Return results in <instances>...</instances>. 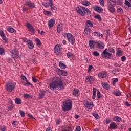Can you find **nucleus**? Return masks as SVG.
Masks as SVG:
<instances>
[{"label":"nucleus","instance_id":"nucleus-61","mask_svg":"<svg viewBox=\"0 0 131 131\" xmlns=\"http://www.w3.org/2000/svg\"><path fill=\"white\" fill-rule=\"evenodd\" d=\"M22 40H23V42H28V40L26 38H22Z\"/></svg>","mask_w":131,"mask_h":131},{"label":"nucleus","instance_id":"nucleus-14","mask_svg":"<svg viewBox=\"0 0 131 131\" xmlns=\"http://www.w3.org/2000/svg\"><path fill=\"white\" fill-rule=\"evenodd\" d=\"M26 26H27V28L29 29V31H30L31 33H34V28L29 23H27L26 24Z\"/></svg>","mask_w":131,"mask_h":131},{"label":"nucleus","instance_id":"nucleus-29","mask_svg":"<svg viewBox=\"0 0 131 131\" xmlns=\"http://www.w3.org/2000/svg\"><path fill=\"white\" fill-rule=\"evenodd\" d=\"M45 95H46V91H40L39 94V99H42V98L45 97Z\"/></svg>","mask_w":131,"mask_h":131},{"label":"nucleus","instance_id":"nucleus-44","mask_svg":"<svg viewBox=\"0 0 131 131\" xmlns=\"http://www.w3.org/2000/svg\"><path fill=\"white\" fill-rule=\"evenodd\" d=\"M99 3L102 7H104V6H105V0H99Z\"/></svg>","mask_w":131,"mask_h":131},{"label":"nucleus","instance_id":"nucleus-60","mask_svg":"<svg viewBox=\"0 0 131 131\" xmlns=\"http://www.w3.org/2000/svg\"><path fill=\"white\" fill-rule=\"evenodd\" d=\"M125 60H126V57H125V56H122L121 57L122 62H124V61H125Z\"/></svg>","mask_w":131,"mask_h":131},{"label":"nucleus","instance_id":"nucleus-53","mask_svg":"<svg viewBox=\"0 0 131 131\" xmlns=\"http://www.w3.org/2000/svg\"><path fill=\"white\" fill-rule=\"evenodd\" d=\"M123 12V10L121 9V8H118L117 9V13H120V14H121Z\"/></svg>","mask_w":131,"mask_h":131},{"label":"nucleus","instance_id":"nucleus-6","mask_svg":"<svg viewBox=\"0 0 131 131\" xmlns=\"http://www.w3.org/2000/svg\"><path fill=\"white\" fill-rule=\"evenodd\" d=\"M116 2L114 1L110 0L107 1L108 10L111 13H114L115 12V9H114V6H115Z\"/></svg>","mask_w":131,"mask_h":131},{"label":"nucleus","instance_id":"nucleus-42","mask_svg":"<svg viewBox=\"0 0 131 131\" xmlns=\"http://www.w3.org/2000/svg\"><path fill=\"white\" fill-rule=\"evenodd\" d=\"M59 65L62 69H65V68H66V65L64 64V63L62 62H59Z\"/></svg>","mask_w":131,"mask_h":131},{"label":"nucleus","instance_id":"nucleus-34","mask_svg":"<svg viewBox=\"0 0 131 131\" xmlns=\"http://www.w3.org/2000/svg\"><path fill=\"white\" fill-rule=\"evenodd\" d=\"M112 94L114 95L115 96H117V97H119L120 95H121V93L119 91H114L112 92Z\"/></svg>","mask_w":131,"mask_h":131},{"label":"nucleus","instance_id":"nucleus-15","mask_svg":"<svg viewBox=\"0 0 131 131\" xmlns=\"http://www.w3.org/2000/svg\"><path fill=\"white\" fill-rule=\"evenodd\" d=\"M93 9L94 10V11H96V12H98V13H102V12L104 11V9H103V8L98 6H94L93 7Z\"/></svg>","mask_w":131,"mask_h":131},{"label":"nucleus","instance_id":"nucleus-39","mask_svg":"<svg viewBox=\"0 0 131 131\" xmlns=\"http://www.w3.org/2000/svg\"><path fill=\"white\" fill-rule=\"evenodd\" d=\"M125 4L126 6H127V7H128V8H130L131 4H130V2H129L128 1H127V0L125 1Z\"/></svg>","mask_w":131,"mask_h":131},{"label":"nucleus","instance_id":"nucleus-50","mask_svg":"<svg viewBox=\"0 0 131 131\" xmlns=\"http://www.w3.org/2000/svg\"><path fill=\"white\" fill-rule=\"evenodd\" d=\"M94 56H95V57H99L100 56V53L97 51H95L93 52Z\"/></svg>","mask_w":131,"mask_h":131},{"label":"nucleus","instance_id":"nucleus-54","mask_svg":"<svg viewBox=\"0 0 131 131\" xmlns=\"http://www.w3.org/2000/svg\"><path fill=\"white\" fill-rule=\"evenodd\" d=\"M6 128L5 126H0V130L6 131Z\"/></svg>","mask_w":131,"mask_h":131},{"label":"nucleus","instance_id":"nucleus-55","mask_svg":"<svg viewBox=\"0 0 131 131\" xmlns=\"http://www.w3.org/2000/svg\"><path fill=\"white\" fill-rule=\"evenodd\" d=\"M92 68H93V66H89L88 68V73L91 72V70H92Z\"/></svg>","mask_w":131,"mask_h":131},{"label":"nucleus","instance_id":"nucleus-38","mask_svg":"<svg viewBox=\"0 0 131 131\" xmlns=\"http://www.w3.org/2000/svg\"><path fill=\"white\" fill-rule=\"evenodd\" d=\"M117 56H118V57H121V56H122V51H121V50H117Z\"/></svg>","mask_w":131,"mask_h":131},{"label":"nucleus","instance_id":"nucleus-20","mask_svg":"<svg viewBox=\"0 0 131 131\" xmlns=\"http://www.w3.org/2000/svg\"><path fill=\"white\" fill-rule=\"evenodd\" d=\"M117 128V125L115 122H112L110 124L109 129L112 130V129H116Z\"/></svg>","mask_w":131,"mask_h":131},{"label":"nucleus","instance_id":"nucleus-2","mask_svg":"<svg viewBox=\"0 0 131 131\" xmlns=\"http://www.w3.org/2000/svg\"><path fill=\"white\" fill-rule=\"evenodd\" d=\"M112 53L113 54H115V49L113 48H108V49H105L103 52L101 53V57L103 59H107V60H110L112 58Z\"/></svg>","mask_w":131,"mask_h":131},{"label":"nucleus","instance_id":"nucleus-21","mask_svg":"<svg viewBox=\"0 0 131 131\" xmlns=\"http://www.w3.org/2000/svg\"><path fill=\"white\" fill-rule=\"evenodd\" d=\"M92 34L94 36H97L99 39L103 38V34L99 33L98 32H94Z\"/></svg>","mask_w":131,"mask_h":131},{"label":"nucleus","instance_id":"nucleus-7","mask_svg":"<svg viewBox=\"0 0 131 131\" xmlns=\"http://www.w3.org/2000/svg\"><path fill=\"white\" fill-rule=\"evenodd\" d=\"M21 82L25 86H29V85H31L30 82H28V80L27 78L25 77L24 75H21L20 76Z\"/></svg>","mask_w":131,"mask_h":131},{"label":"nucleus","instance_id":"nucleus-30","mask_svg":"<svg viewBox=\"0 0 131 131\" xmlns=\"http://www.w3.org/2000/svg\"><path fill=\"white\" fill-rule=\"evenodd\" d=\"M114 121H117V122H120L122 120L121 118L118 117V116H115L113 118Z\"/></svg>","mask_w":131,"mask_h":131},{"label":"nucleus","instance_id":"nucleus-64","mask_svg":"<svg viewBox=\"0 0 131 131\" xmlns=\"http://www.w3.org/2000/svg\"><path fill=\"white\" fill-rule=\"evenodd\" d=\"M46 131H52V128L48 127L46 129Z\"/></svg>","mask_w":131,"mask_h":131},{"label":"nucleus","instance_id":"nucleus-4","mask_svg":"<svg viewBox=\"0 0 131 131\" xmlns=\"http://www.w3.org/2000/svg\"><path fill=\"white\" fill-rule=\"evenodd\" d=\"M82 10L83 12H82V10H81V9H80L79 7L76 8V11H77V13H78L79 15H81V16H85V14H88V15L91 14V11L85 7H82Z\"/></svg>","mask_w":131,"mask_h":131},{"label":"nucleus","instance_id":"nucleus-32","mask_svg":"<svg viewBox=\"0 0 131 131\" xmlns=\"http://www.w3.org/2000/svg\"><path fill=\"white\" fill-rule=\"evenodd\" d=\"M15 102L16 104H17V105H20V104L22 103V100L19 98H16L15 100Z\"/></svg>","mask_w":131,"mask_h":131},{"label":"nucleus","instance_id":"nucleus-1","mask_svg":"<svg viewBox=\"0 0 131 131\" xmlns=\"http://www.w3.org/2000/svg\"><path fill=\"white\" fill-rule=\"evenodd\" d=\"M49 86L51 91H54L57 88H60L62 90L64 89V84H63L62 79L58 77L54 78V81L50 84Z\"/></svg>","mask_w":131,"mask_h":131},{"label":"nucleus","instance_id":"nucleus-11","mask_svg":"<svg viewBox=\"0 0 131 131\" xmlns=\"http://www.w3.org/2000/svg\"><path fill=\"white\" fill-rule=\"evenodd\" d=\"M10 53L12 54V58H18L19 57V52L18 50L14 49L13 50L10 51Z\"/></svg>","mask_w":131,"mask_h":131},{"label":"nucleus","instance_id":"nucleus-16","mask_svg":"<svg viewBox=\"0 0 131 131\" xmlns=\"http://www.w3.org/2000/svg\"><path fill=\"white\" fill-rule=\"evenodd\" d=\"M108 74L106 72H102L98 74V77L99 78H105V77H107Z\"/></svg>","mask_w":131,"mask_h":131},{"label":"nucleus","instance_id":"nucleus-37","mask_svg":"<svg viewBox=\"0 0 131 131\" xmlns=\"http://www.w3.org/2000/svg\"><path fill=\"white\" fill-rule=\"evenodd\" d=\"M78 92L79 91L77 89L74 90L73 91V95H74V96H75L76 97H77V96H78Z\"/></svg>","mask_w":131,"mask_h":131},{"label":"nucleus","instance_id":"nucleus-49","mask_svg":"<svg viewBox=\"0 0 131 131\" xmlns=\"http://www.w3.org/2000/svg\"><path fill=\"white\" fill-rule=\"evenodd\" d=\"M44 7H45L46 8H48V7H49V6H50L51 7V5H50V0L49 1L48 3H46L43 4Z\"/></svg>","mask_w":131,"mask_h":131},{"label":"nucleus","instance_id":"nucleus-57","mask_svg":"<svg viewBox=\"0 0 131 131\" xmlns=\"http://www.w3.org/2000/svg\"><path fill=\"white\" fill-rule=\"evenodd\" d=\"M116 82H118V78H117L114 79L113 81V84L114 85Z\"/></svg>","mask_w":131,"mask_h":131},{"label":"nucleus","instance_id":"nucleus-56","mask_svg":"<svg viewBox=\"0 0 131 131\" xmlns=\"http://www.w3.org/2000/svg\"><path fill=\"white\" fill-rule=\"evenodd\" d=\"M12 125L14 127H16V126L17 125V121H13L12 122Z\"/></svg>","mask_w":131,"mask_h":131},{"label":"nucleus","instance_id":"nucleus-35","mask_svg":"<svg viewBox=\"0 0 131 131\" xmlns=\"http://www.w3.org/2000/svg\"><path fill=\"white\" fill-rule=\"evenodd\" d=\"M7 30L9 31V32H11V33H15V32H16L15 29L11 27H8L7 28Z\"/></svg>","mask_w":131,"mask_h":131},{"label":"nucleus","instance_id":"nucleus-25","mask_svg":"<svg viewBox=\"0 0 131 131\" xmlns=\"http://www.w3.org/2000/svg\"><path fill=\"white\" fill-rule=\"evenodd\" d=\"M97 48H99V49H101V50H103V49L105 48V45H104V43L102 42H98Z\"/></svg>","mask_w":131,"mask_h":131},{"label":"nucleus","instance_id":"nucleus-41","mask_svg":"<svg viewBox=\"0 0 131 131\" xmlns=\"http://www.w3.org/2000/svg\"><path fill=\"white\" fill-rule=\"evenodd\" d=\"M82 5H83L84 6H89V5H91V3H90L88 1H85L82 2Z\"/></svg>","mask_w":131,"mask_h":131},{"label":"nucleus","instance_id":"nucleus-23","mask_svg":"<svg viewBox=\"0 0 131 131\" xmlns=\"http://www.w3.org/2000/svg\"><path fill=\"white\" fill-rule=\"evenodd\" d=\"M50 5L51 7V11H52V12H54V11H56V10H57V7H56L53 4V0H50Z\"/></svg>","mask_w":131,"mask_h":131},{"label":"nucleus","instance_id":"nucleus-33","mask_svg":"<svg viewBox=\"0 0 131 131\" xmlns=\"http://www.w3.org/2000/svg\"><path fill=\"white\" fill-rule=\"evenodd\" d=\"M24 98L25 99H32V95L28 94H25L24 95Z\"/></svg>","mask_w":131,"mask_h":131},{"label":"nucleus","instance_id":"nucleus-8","mask_svg":"<svg viewBox=\"0 0 131 131\" xmlns=\"http://www.w3.org/2000/svg\"><path fill=\"white\" fill-rule=\"evenodd\" d=\"M54 50L55 54L59 55L62 51V46L60 44H57L55 46Z\"/></svg>","mask_w":131,"mask_h":131},{"label":"nucleus","instance_id":"nucleus-40","mask_svg":"<svg viewBox=\"0 0 131 131\" xmlns=\"http://www.w3.org/2000/svg\"><path fill=\"white\" fill-rule=\"evenodd\" d=\"M36 41L37 42V46H38V47H40V46H41V42H40V40H39V39L36 38Z\"/></svg>","mask_w":131,"mask_h":131},{"label":"nucleus","instance_id":"nucleus-26","mask_svg":"<svg viewBox=\"0 0 131 131\" xmlns=\"http://www.w3.org/2000/svg\"><path fill=\"white\" fill-rule=\"evenodd\" d=\"M102 86L105 90H109L110 89V85H109L107 83H102Z\"/></svg>","mask_w":131,"mask_h":131},{"label":"nucleus","instance_id":"nucleus-46","mask_svg":"<svg viewBox=\"0 0 131 131\" xmlns=\"http://www.w3.org/2000/svg\"><path fill=\"white\" fill-rule=\"evenodd\" d=\"M73 56V54L71 52H68L67 54V57H68V58H72Z\"/></svg>","mask_w":131,"mask_h":131},{"label":"nucleus","instance_id":"nucleus-52","mask_svg":"<svg viewBox=\"0 0 131 131\" xmlns=\"http://www.w3.org/2000/svg\"><path fill=\"white\" fill-rule=\"evenodd\" d=\"M97 97H98V99H100V98H101V97H102V96H101V93H100V90H97Z\"/></svg>","mask_w":131,"mask_h":131},{"label":"nucleus","instance_id":"nucleus-62","mask_svg":"<svg viewBox=\"0 0 131 131\" xmlns=\"http://www.w3.org/2000/svg\"><path fill=\"white\" fill-rule=\"evenodd\" d=\"M32 80L33 82H37V79L34 78V77H32Z\"/></svg>","mask_w":131,"mask_h":131},{"label":"nucleus","instance_id":"nucleus-28","mask_svg":"<svg viewBox=\"0 0 131 131\" xmlns=\"http://www.w3.org/2000/svg\"><path fill=\"white\" fill-rule=\"evenodd\" d=\"M95 42L93 40L89 41V46L90 49H95Z\"/></svg>","mask_w":131,"mask_h":131},{"label":"nucleus","instance_id":"nucleus-13","mask_svg":"<svg viewBox=\"0 0 131 131\" xmlns=\"http://www.w3.org/2000/svg\"><path fill=\"white\" fill-rule=\"evenodd\" d=\"M63 28H64V25L62 23H59L57 25V31L58 33H61L63 31Z\"/></svg>","mask_w":131,"mask_h":131},{"label":"nucleus","instance_id":"nucleus-27","mask_svg":"<svg viewBox=\"0 0 131 131\" xmlns=\"http://www.w3.org/2000/svg\"><path fill=\"white\" fill-rule=\"evenodd\" d=\"M91 31H92V30L91 29V28L85 27L84 31V33H85V34H89V33H91Z\"/></svg>","mask_w":131,"mask_h":131},{"label":"nucleus","instance_id":"nucleus-58","mask_svg":"<svg viewBox=\"0 0 131 131\" xmlns=\"http://www.w3.org/2000/svg\"><path fill=\"white\" fill-rule=\"evenodd\" d=\"M80 130H81V128H80V126H77V127L76 128V129L75 130V131H80Z\"/></svg>","mask_w":131,"mask_h":131},{"label":"nucleus","instance_id":"nucleus-3","mask_svg":"<svg viewBox=\"0 0 131 131\" xmlns=\"http://www.w3.org/2000/svg\"><path fill=\"white\" fill-rule=\"evenodd\" d=\"M63 111H69L72 108V102L71 100H66L63 102L62 106Z\"/></svg>","mask_w":131,"mask_h":131},{"label":"nucleus","instance_id":"nucleus-24","mask_svg":"<svg viewBox=\"0 0 131 131\" xmlns=\"http://www.w3.org/2000/svg\"><path fill=\"white\" fill-rule=\"evenodd\" d=\"M93 23H92L91 21V20H86V23H85V27H93Z\"/></svg>","mask_w":131,"mask_h":131},{"label":"nucleus","instance_id":"nucleus-9","mask_svg":"<svg viewBox=\"0 0 131 131\" xmlns=\"http://www.w3.org/2000/svg\"><path fill=\"white\" fill-rule=\"evenodd\" d=\"M67 37L69 42H70L71 45H74V42H75V38H74L73 35L71 33H68L67 34Z\"/></svg>","mask_w":131,"mask_h":131},{"label":"nucleus","instance_id":"nucleus-22","mask_svg":"<svg viewBox=\"0 0 131 131\" xmlns=\"http://www.w3.org/2000/svg\"><path fill=\"white\" fill-rule=\"evenodd\" d=\"M55 21L53 19H51L49 21H48V27L49 28H52V27H54V25L55 24Z\"/></svg>","mask_w":131,"mask_h":131},{"label":"nucleus","instance_id":"nucleus-18","mask_svg":"<svg viewBox=\"0 0 131 131\" xmlns=\"http://www.w3.org/2000/svg\"><path fill=\"white\" fill-rule=\"evenodd\" d=\"M0 36H1L2 39L4 40V43H7V41H8V39H7V38L6 37V35L4 33V31L2 30L0 31Z\"/></svg>","mask_w":131,"mask_h":131},{"label":"nucleus","instance_id":"nucleus-48","mask_svg":"<svg viewBox=\"0 0 131 131\" xmlns=\"http://www.w3.org/2000/svg\"><path fill=\"white\" fill-rule=\"evenodd\" d=\"M93 115L96 119H99V118H100V116L98 114L93 113Z\"/></svg>","mask_w":131,"mask_h":131},{"label":"nucleus","instance_id":"nucleus-12","mask_svg":"<svg viewBox=\"0 0 131 131\" xmlns=\"http://www.w3.org/2000/svg\"><path fill=\"white\" fill-rule=\"evenodd\" d=\"M85 81L88 83H90V84H92V83H94L95 81V79L92 76H88L87 77H86Z\"/></svg>","mask_w":131,"mask_h":131},{"label":"nucleus","instance_id":"nucleus-59","mask_svg":"<svg viewBox=\"0 0 131 131\" xmlns=\"http://www.w3.org/2000/svg\"><path fill=\"white\" fill-rule=\"evenodd\" d=\"M110 122H111V120L110 119H106L105 123L106 124H108L110 123Z\"/></svg>","mask_w":131,"mask_h":131},{"label":"nucleus","instance_id":"nucleus-36","mask_svg":"<svg viewBox=\"0 0 131 131\" xmlns=\"http://www.w3.org/2000/svg\"><path fill=\"white\" fill-rule=\"evenodd\" d=\"M59 73L60 75H62V76H66L68 74L67 72H65L63 70L59 71Z\"/></svg>","mask_w":131,"mask_h":131},{"label":"nucleus","instance_id":"nucleus-5","mask_svg":"<svg viewBox=\"0 0 131 131\" xmlns=\"http://www.w3.org/2000/svg\"><path fill=\"white\" fill-rule=\"evenodd\" d=\"M16 86V83L12 81H9L6 83L5 86V90L7 92H12L13 90H15V87Z\"/></svg>","mask_w":131,"mask_h":131},{"label":"nucleus","instance_id":"nucleus-19","mask_svg":"<svg viewBox=\"0 0 131 131\" xmlns=\"http://www.w3.org/2000/svg\"><path fill=\"white\" fill-rule=\"evenodd\" d=\"M27 45L28 46V48H29V49L30 50H32V49L34 48V45L33 44V42H32V41L30 40L28 41Z\"/></svg>","mask_w":131,"mask_h":131},{"label":"nucleus","instance_id":"nucleus-47","mask_svg":"<svg viewBox=\"0 0 131 131\" xmlns=\"http://www.w3.org/2000/svg\"><path fill=\"white\" fill-rule=\"evenodd\" d=\"M95 19H98L99 21H102V18H101V16L99 15H96L95 16Z\"/></svg>","mask_w":131,"mask_h":131},{"label":"nucleus","instance_id":"nucleus-45","mask_svg":"<svg viewBox=\"0 0 131 131\" xmlns=\"http://www.w3.org/2000/svg\"><path fill=\"white\" fill-rule=\"evenodd\" d=\"M44 14L46 16H49V15H52V13L50 11H45Z\"/></svg>","mask_w":131,"mask_h":131},{"label":"nucleus","instance_id":"nucleus-51","mask_svg":"<svg viewBox=\"0 0 131 131\" xmlns=\"http://www.w3.org/2000/svg\"><path fill=\"white\" fill-rule=\"evenodd\" d=\"M19 113H20L21 117H24L25 116V113H24V112H23V111L20 110Z\"/></svg>","mask_w":131,"mask_h":131},{"label":"nucleus","instance_id":"nucleus-31","mask_svg":"<svg viewBox=\"0 0 131 131\" xmlns=\"http://www.w3.org/2000/svg\"><path fill=\"white\" fill-rule=\"evenodd\" d=\"M93 95H92V99H93V100H95V98H96V92H97V89L96 88H93Z\"/></svg>","mask_w":131,"mask_h":131},{"label":"nucleus","instance_id":"nucleus-17","mask_svg":"<svg viewBox=\"0 0 131 131\" xmlns=\"http://www.w3.org/2000/svg\"><path fill=\"white\" fill-rule=\"evenodd\" d=\"M85 107L88 108V109H92V108L94 107V104L92 102L86 101V103L85 104Z\"/></svg>","mask_w":131,"mask_h":131},{"label":"nucleus","instance_id":"nucleus-63","mask_svg":"<svg viewBox=\"0 0 131 131\" xmlns=\"http://www.w3.org/2000/svg\"><path fill=\"white\" fill-rule=\"evenodd\" d=\"M66 131H71V128L70 127H68L65 128Z\"/></svg>","mask_w":131,"mask_h":131},{"label":"nucleus","instance_id":"nucleus-10","mask_svg":"<svg viewBox=\"0 0 131 131\" xmlns=\"http://www.w3.org/2000/svg\"><path fill=\"white\" fill-rule=\"evenodd\" d=\"M25 5H26V6H28V7L31 9H34V8H35V4L30 1V0H26L25 1Z\"/></svg>","mask_w":131,"mask_h":131},{"label":"nucleus","instance_id":"nucleus-43","mask_svg":"<svg viewBox=\"0 0 131 131\" xmlns=\"http://www.w3.org/2000/svg\"><path fill=\"white\" fill-rule=\"evenodd\" d=\"M0 55H5V50H4V48H0Z\"/></svg>","mask_w":131,"mask_h":131}]
</instances>
